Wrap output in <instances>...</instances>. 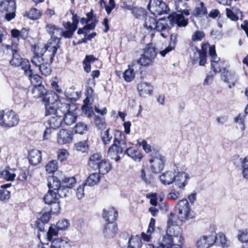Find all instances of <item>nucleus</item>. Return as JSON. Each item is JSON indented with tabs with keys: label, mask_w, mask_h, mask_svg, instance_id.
I'll return each mask as SVG.
<instances>
[{
	"label": "nucleus",
	"mask_w": 248,
	"mask_h": 248,
	"mask_svg": "<svg viewBox=\"0 0 248 248\" xmlns=\"http://www.w3.org/2000/svg\"><path fill=\"white\" fill-rule=\"evenodd\" d=\"M180 229V228L177 226L174 228L172 227L168 228L166 233L163 236L161 242L166 248H183L184 239L181 233L178 231Z\"/></svg>",
	"instance_id": "obj_1"
},
{
	"label": "nucleus",
	"mask_w": 248,
	"mask_h": 248,
	"mask_svg": "<svg viewBox=\"0 0 248 248\" xmlns=\"http://www.w3.org/2000/svg\"><path fill=\"white\" fill-rule=\"evenodd\" d=\"M19 122L18 115L12 110H0V126L11 128L16 125Z\"/></svg>",
	"instance_id": "obj_2"
},
{
	"label": "nucleus",
	"mask_w": 248,
	"mask_h": 248,
	"mask_svg": "<svg viewBox=\"0 0 248 248\" xmlns=\"http://www.w3.org/2000/svg\"><path fill=\"white\" fill-rule=\"evenodd\" d=\"M144 27L151 31L156 30L157 31L170 30L171 29L168 18L167 20L161 18L157 21L154 17L150 16L145 18Z\"/></svg>",
	"instance_id": "obj_3"
},
{
	"label": "nucleus",
	"mask_w": 248,
	"mask_h": 248,
	"mask_svg": "<svg viewBox=\"0 0 248 248\" xmlns=\"http://www.w3.org/2000/svg\"><path fill=\"white\" fill-rule=\"evenodd\" d=\"M57 51V48L55 46H50L46 48L44 56H48V57L39 67L40 72L45 76H48L51 74V68L50 64L53 62L54 57Z\"/></svg>",
	"instance_id": "obj_4"
},
{
	"label": "nucleus",
	"mask_w": 248,
	"mask_h": 248,
	"mask_svg": "<svg viewBox=\"0 0 248 248\" xmlns=\"http://www.w3.org/2000/svg\"><path fill=\"white\" fill-rule=\"evenodd\" d=\"M46 31L51 36V41L45 46L46 48L49 46H55L57 50L60 47V37H62V29L57 27L52 24H48L46 26Z\"/></svg>",
	"instance_id": "obj_5"
},
{
	"label": "nucleus",
	"mask_w": 248,
	"mask_h": 248,
	"mask_svg": "<svg viewBox=\"0 0 248 248\" xmlns=\"http://www.w3.org/2000/svg\"><path fill=\"white\" fill-rule=\"evenodd\" d=\"M175 208L177 218L180 221L185 222L188 219L191 209L187 199H183L179 201Z\"/></svg>",
	"instance_id": "obj_6"
},
{
	"label": "nucleus",
	"mask_w": 248,
	"mask_h": 248,
	"mask_svg": "<svg viewBox=\"0 0 248 248\" xmlns=\"http://www.w3.org/2000/svg\"><path fill=\"white\" fill-rule=\"evenodd\" d=\"M59 100V96L54 92H47L45 94L43 101L45 105L46 116L51 115L54 112L55 104H57Z\"/></svg>",
	"instance_id": "obj_7"
},
{
	"label": "nucleus",
	"mask_w": 248,
	"mask_h": 248,
	"mask_svg": "<svg viewBox=\"0 0 248 248\" xmlns=\"http://www.w3.org/2000/svg\"><path fill=\"white\" fill-rule=\"evenodd\" d=\"M156 55V52L152 44H148L144 49V54L138 60L142 66L147 67L153 64Z\"/></svg>",
	"instance_id": "obj_8"
},
{
	"label": "nucleus",
	"mask_w": 248,
	"mask_h": 248,
	"mask_svg": "<svg viewBox=\"0 0 248 248\" xmlns=\"http://www.w3.org/2000/svg\"><path fill=\"white\" fill-rule=\"evenodd\" d=\"M149 161L152 172L155 173H158L164 169L166 159L164 156L156 152L152 154L151 158Z\"/></svg>",
	"instance_id": "obj_9"
},
{
	"label": "nucleus",
	"mask_w": 248,
	"mask_h": 248,
	"mask_svg": "<svg viewBox=\"0 0 248 248\" xmlns=\"http://www.w3.org/2000/svg\"><path fill=\"white\" fill-rule=\"evenodd\" d=\"M148 9L154 15H158L167 14L170 11L168 5L162 0H154L152 3L150 1Z\"/></svg>",
	"instance_id": "obj_10"
},
{
	"label": "nucleus",
	"mask_w": 248,
	"mask_h": 248,
	"mask_svg": "<svg viewBox=\"0 0 248 248\" xmlns=\"http://www.w3.org/2000/svg\"><path fill=\"white\" fill-rule=\"evenodd\" d=\"M190 14L188 10H184L181 14L174 13L168 16V19L171 28L174 24H177L179 27H186L188 24V19L185 18L183 15L189 16Z\"/></svg>",
	"instance_id": "obj_11"
},
{
	"label": "nucleus",
	"mask_w": 248,
	"mask_h": 248,
	"mask_svg": "<svg viewBox=\"0 0 248 248\" xmlns=\"http://www.w3.org/2000/svg\"><path fill=\"white\" fill-rule=\"evenodd\" d=\"M12 59L10 61L11 65L14 67L21 66V69L24 71V67L30 66L29 62L25 59H23L18 53V50L15 49L14 45L12 46Z\"/></svg>",
	"instance_id": "obj_12"
},
{
	"label": "nucleus",
	"mask_w": 248,
	"mask_h": 248,
	"mask_svg": "<svg viewBox=\"0 0 248 248\" xmlns=\"http://www.w3.org/2000/svg\"><path fill=\"white\" fill-rule=\"evenodd\" d=\"M70 101L65 99H62L57 104V107H54L55 115H58L62 117L70 111L71 105Z\"/></svg>",
	"instance_id": "obj_13"
},
{
	"label": "nucleus",
	"mask_w": 248,
	"mask_h": 248,
	"mask_svg": "<svg viewBox=\"0 0 248 248\" xmlns=\"http://www.w3.org/2000/svg\"><path fill=\"white\" fill-rule=\"evenodd\" d=\"M76 183L75 178L72 177H66L62 180V187L59 190L60 194L64 197L69 195L71 191V188L74 186Z\"/></svg>",
	"instance_id": "obj_14"
},
{
	"label": "nucleus",
	"mask_w": 248,
	"mask_h": 248,
	"mask_svg": "<svg viewBox=\"0 0 248 248\" xmlns=\"http://www.w3.org/2000/svg\"><path fill=\"white\" fill-rule=\"evenodd\" d=\"M214 235L206 234L200 237L196 242L198 248H209L215 243Z\"/></svg>",
	"instance_id": "obj_15"
},
{
	"label": "nucleus",
	"mask_w": 248,
	"mask_h": 248,
	"mask_svg": "<svg viewBox=\"0 0 248 248\" xmlns=\"http://www.w3.org/2000/svg\"><path fill=\"white\" fill-rule=\"evenodd\" d=\"M47 186L49 190L56 191L58 195L61 198L64 197L60 194L59 190L62 187V181H61L57 177L51 176L47 179Z\"/></svg>",
	"instance_id": "obj_16"
},
{
	"label": "nucleus",
	"mask_w": 248,
	"mask_h": 248,
	"mask_svg": "<svg viewBox=\"0 0 248 248\" xmlns=\"http://www.w3.org/2000/svg\"><path fill=\"white\" fill-rule=\"evenodd\" d=\"M117 226L115 222H107L103 229L105 237L107 239L113 238L117 233Z\"/></svg>",
	"instance_id": "obj_17"
},
{
	"label": "nucleus",
	"mask_w": 248,
	"mask_h": 248,
	"mask_svg": "<svg viewBox=\"0 0 248 248\" xmlns=\"http://www.w3.org/2000/svg\"><path fill=\"white\" fill-rule=\"evenodd\" d=\"M221 78L224 82L229 84L230 88H232L231 84L232 86H234L237 80L235 73L229 71L225 68H223V72L221 73Z\"/></svg>",
	"instance_id": "obj_18"
},
{
	"label": "nucleus",
	"mask_w": 248,
	"mask_h": 248,
	"mask_svg": "<svg viewBox=\"0 0 248 248\" xmlns=\"http://www.w3.org/2000/svg\"><path fill=\"white\" fill-rule=\"evenodd\" d=\"M188 180H189L188 174L185 172H180L175 175V179L173 182L178 188L184 189L187 185Z\"/></svg>",
	"instance_id": "obj_19"
},
{
	"label": "nucleus",
	"mask_w": 248,
	"mask_h": 248,
	"mask_svg": "<svg viewBox=\"0 0 248 248\" xmlns=\"http://www.w3.org/2000/svg\"><path fill=\"white\" fill-rule=\"evenodd\" d=\"M124 149V146L121 147L116 143H113L108 150V155L111 158L114 159L115 161L118 162L120 159L119 155L122 153Z\"/></svg>",
	"instance_id": "obj_20"
},
{
	"label": "nucleus",
	"mask_w": 248,
	"mask_h": 248,
	"mask_svg": "<svg viewBox=\"0 0 248 248\" xmlns=\"http://www.w3.org/2000/svg\"><path fill=\"white\" fill-rule=\"evenodd\" d=\"M24 74L29 78L32 84L34 85H42V78L38 74H33L32 70L31 69V65L27 67H24Z\"/></svg>",
	"instance_id": "obj_21"
},
{
	"label": "nucleus",
	"mask_w": 248,
	"mask_h": 248,
	"mask_svg": "<svg viewBox=\"0 0 248 248\" xmlns=\"http://www.w3.org/2000/svg\"><path fill=\"white\" fill-rule=\"evenodd\" d=\"M72 136L70 131L62 129L58 133L57 141L60 144H64L71 141Z\"/></svg>",
	"instance_id": "obj_22"
},
{
	"label": "nucleus",
	"mask_w": 248,
	"mask_h": 248,
	"mask_svg": "<svg viewBox=\"0 0 248 248\" xmlns=\"http://www.w3.org/2000/svg\"><path fill=\"white\" fill-rule=\"evenodd\" d=\"M138 90L140 96L146 97L151 95L154 88L151 84L147 82H141L138 85Z\"/></svg>",
	"instance_id": "obj_23"
},
{
	"label": "nucleus",
	"mask_w": 248,
	"mask_h": 248,
	"mask_svg": "<svg viewBox=\"0 0 248 248\" xmlns=\"http://www.w3.org/2000/svg\"><path fill=\"white\" fill-rule=\"evenodd\" d=\"M117 217L118 212L113 207H109L103 210V217L108 222H115Z\"/></svg>",
	"instance_id": "obj_24"
},
{
	"label": "nucleus",
	"mask_w": 248,
	"mask_h": 248,
	"mask_svg": "<svg viewBox=\"0 0 248 248\" xmlns=\"http://www.w3.org/2000/svg\"><path fill=\"white\" fill-rule=\"evenodd\" d=\"M208 12L206 7L203 2L197 3L195 9L192 11V15L195 17H202L207 15Z\"/></svg>",
	"instance_id": "obj_25"
},
{
	"label": "nucleus",
	"mask_w": 248,
	"mask_h": 248,
	"mask_svg": "<svg viewBox=\"0 0 248 248\" xmlns=\"http://www.w3.org/2000/svg\"><path fill=\"white\" fill-rule=\"evenodd\" d=\"M206 56L207 53L206 50L204 49L203 46L202 47V50L196 49V52H195V56L193 61V64H195L198 61V59H200L199 65L201 66L204 65L206 62Z\"/></svg>",
	"instance_id": "obj_26"
},
{
	"label": "nucleus",
	"mask_w": 248,
	"mask_h": 248,
	"mask_svg": "<svg viewBox=\"0 0 248 248\" xmlns=\"http://www.w3.org/2000/svg\"><path fill=\"white\" fill-rule=\"evenodd\" d=\"M114 140L113 143H116L119 146H124L126 148L125 137L124 133L118 130L113 131Z\"/></svg>",
	"instance_id": "obj_27"
},
{
	"label": "nucleus",
	"mask_w": 248,
	"mask_h": 248,
	"mask_svg": "<svg viewBox=\"0 0 248 248\" xmlns=\"http://www.w3.org/2000/svg\"><path fill=\"white\" fill-rule=\"evenodd\" d=\"M28 158L30 163L32 165L36 166L41 161V152L38 150H32L30 152Z\"/></svg>",
	"instance_id": "obj_28"
},
{
	"label": "nucleus",
	"mask_w": 248,
	"mask_h": 248,
	"mask_svg": "<svg viewBox=\"0 0 248 248\" xmlns=\"http://www.w3.org/2000/svg\"><path fill=\"white\" fill-rule=\"evenodd\" d=\"M227 17L232 21H236L239 19V16L242 17L243 16L242 12L236 7H231V8H226Z\"/></svg>",
	"instance_id": "obj_29"
},
{
	"label": "nucleus",
	"mask_w": 248,
	"mask_h": 248,
	"mask_svg": "<svg viewBox=\"0 0 248 248\" xmlns=\"http://www.w3.org/2000/svg\"><path fill=\"white\" fill-rule=\"evenodd\" d=\"M102 155L99 153H95L91 155L89 158V166L94 170H96L98 165L103 161Z\"/></svg>",
	"instance_id": "obj_30"
},
{
	"label": "nucleus",
	"mask_w": 248,
	"mask_h": 248,
	"mask_svg": "<svg viewBox=\"0 0 248 248\" xmlns=\"http://www.w3.org/2000/svg\"><path fill=\"white\" fill-rule=\"evenodd\" d=\"M214 244L217 246H220L223 248H228L230 246V243L227 241L225 235L222 233H219L214 235Z\"/></svg>",
	"instance_id": "obj_31"
},
{
	"label": "nucleus",
	"mask_w": 248,
	"mask_h": 248,
	"mask_svg": "<svg viewBox=\"0 0 248 248\" xmlns=\"http://www.w3.org/2000/svg\"><path fill=\"white\" fill-rule=\"evenodd\" d=\"M124 154L132 158L135 161H140L142 158L140 151L134 147H129L124 151Z\"/></svg>",
	"instance_id": "obj_32"
},
{
	"label": "nucleus",
	"mask_w": 248,
	"mask_h": 248,
	"mask_svg": "<svg viewBox=\"0 0 248 248\" xmlns=\"http://www.w3.org/2000/svg\"><path fill=\"white\" fill-rule=\"evenodd\" d=\"M52 114L53 116L49 119L47 121V123L49 124L50 128L56 129L59 128L61 125L62 122V117L58 116V115H55L54 113Z\"/></svg>",
	"instance_id": "obj_33"
},
{
	"label": "nucleus",
	"mask_w": 248,
	"mask_h": 248,
	"mask_svg": "<svg viewBox=\"0 0 248 248\" xmlns=\"http://www.w3.org/2000/svg\"><path fill=\"white\" fill-rule=\"evenodd\" d=\"M239 161V167L242 170V175L244 178L248 180V155L244 158H240Z\"/></svg>",
	"instance_id": "obj_34"
},
{
	"label": "nucleus",
	"mask_w": 248,
	"mask_h": 248,
	"mask_svg": "<svg viewBox=\"0 0 248 248\" xmlns=\"http://www.w3.org/2000/svg\"><path fill=\"white\" fill-rule=\"evenodd\" d=\"M14 171V170L11 169L9 167H6L4 170H0V178L7 181H13L16 176Z\"/></svg>",
	"instance_id": "obj_35"
},
{
	"label": "nucleus",
	"mask_w": 248,
	"mask_h": 248,
	"mask_svg": "<svg viewBox=\"0 0 248 248\" xmlns=\"http://www.w3.org/2000/svg\"><path fill=\"white\" fill-rule=\"evenodd\" d=\"M175 179V175L172 171H167L160 176L161 183L164 185H170L172 183Z\"/></svg>",
	"instance_id": "obj_36"
},
{
	"label": "nucleus",
	"mask_w": 248,
	"mask_h": 248,
	"mask_svg": "<svg viewBox=\"0 0 248 248\" xmlns=\"http://www.w3.org/2000/svg\"><path fill=\"white\" fill-rule=\"evenodd\" d=\"M47 92L43 85H34L31 90L33 97L36 98L44 97Z\"/></svg>",
	"instance_id": "obj_37"
},
{
	"label": "nucleus",
	"mask_w": 248,
	"mask_h": 248,
	"mask_svg": "<svg viewBox=\"0 0 248 248\" xmlns=\"http://www.w3.org/2000/svg\"><path fill=\"white\" fill-rule=\"evenodd\" d=\"M177 42V35L176 34H171L169 46L164 50L160 52V55L164 57L168 53L174 49Z\"/></svg>",
	"instance_id": "obj_38"
},
{
	"label": "nucleus",
	"mask_w": 248,
	"mask_h": 248,
	"mask_svg": "<svg viewBox=\"0 0 248 248\" xmlns=\"http://www.w3.org/2000/svg\"><path fill=\"white\" fill-rule=\"evenodd\" d=\"M45 52L44 54H39L36 52L34 53V56L31 58V62L35 66L39 67L47 59L48 56H44Z\"/></svg>",
	"instance_id": "obj_39"
},
{
	"label": "nucleus",
	"mask_w": 248,
	"mask_h": 248,
	"mask_svg": "<svg viewBox=\"0 0 248 248\" xmlns=\"http://www.w3.org/2000/svg\"><path fill=\"white\" fill-rule=\"evenodd\" d=\"M57 192L51 190H48L47 193L44 197V201L46 204L50 205L54 203V202L57 201L59 198L57 197Z\"/></svg>",
	"instance_id": "obj_40"
},
{
	"label": "nucleus",
	"mask_w": 248,
	"mask_h": 248,
	"mask_svg": "<svg viewBox=\"0 0 248 248\" xmlns=\"http://www.w3.org/2000/svg\"><path fill=\"white\" fill-rule=\"evenodd\" d=\"M11 186V184H6L0 186V201L7 202L10 198V192L6 188Z\"/></svg>",
	"instance_id": "obj_41"
},
{
	"label": "nucleus",
	"mask_w": 248,
	"mask_h": 248,
	"mask_svg": "<svg viewBox=\"0 0 248 248\" xmlns=\"http://www.w3.org/2000/svg\"><path fill=\"white\" fill-rule=\"evenodd\" d=\"M51 248H71V247L67 241L61 238H57L52 241Z\"/></svg>",
	"instance_id": "obj_42"
},
{
	"label": "nucleus",
	"mask_w": 248,
	"mask_h": 248,
	"mask_svg": "<svg viewBox=\"0 0 248 248\" xmlns=\"http://www.w3.org/2000/svg\"><path fill=\"white\" fill-rule=\"evenodd\" d=\"M97 60V59L93 55L86 56L83 61V68L87 73H89L91 70V63Z\"/></svg>",
	"instance_id": "obj_43"
},
{
	"label": "nucleus",
	"mask_w": 248,
	"mask_h": 248,
	"mask_svg": "<svg viewBox=\"0 0 248 248\" xmlns=\"http://www.w3.org/2000/svg\"><path fill=\"white\" fill-rule=\"evenodd\" d=\"M100 177L97 173H93L90 174L84 183V186H93L96 185L100 181Z\"/></svg>",
	"instance_id": "obj_44"
},
{
	"label": "nucleus",
	"mask_w": 248,
	"mask_h": 248,
	"mask_svg": "<svg viewBox=\"0 0 248 248\" xmlns=\"http://www.w3.org/2000/svg\"><path fill=\"white\" fill-rule=\"evenodd\" d=\"M111 169V166L109 161L103 159L102 162L98 165L96 169L99 170L100 173L105 174L107 173Z\"/></svg>",
	"instance_id": "obj_45"
},
{
	"label": "nucleus",
	"mask_w": 248,
	"mask_h": 248,
	"mask_svg": "<svg viewBox=\"0 0 248 248\" xmlns=\"http://www.w3.org/2000/svg\"><path fill=\"white\" fill-rule=\"evenodd\" d=\"M128 244L127 248H140L142 246V242L139 236H132L129 239Z\"/></svg>",
	"instance_id": "obj_46"
},
{
	"label": "nucleus",
	"mask_w": 248,
	"mask_h": 248,
	"mask_svg": "<svg viewBox=\"0 0 248 248\" xmlns=\"http://www.w3.org/2000/svg\"><path fill=\"white\" fill-rule=\"evenodd\" d=\"M113 136V131L111 133L110 128H108L101 132V139L104 144H109Z\"/></svg>",
	"instance_id": "obj_47"
},
{
	"label": "nucleus",
	"mask_w": 248,
	"mask_h": 248,
	"mask_svg": "<svg viewBox=\"0 0 248 248\" xmlns=\"http://www.w3.org/2000/svg\"><path fill=\"white\" fill-rule=\"evenodd\" d=\"M62 121L67 125H70L75 123L77 117L74 115V114L70 110L62 117Z\"/></svg>",
	"instance_id": "obj_48"
},
{
	"label": "nucleus",
	"mask_w": 248,
	"mask_h": 248,
	"mask_svg": "<svg viewBox=\"0 0 248 248\" xmlns=\"http://www.w3.org/2000/svg\"><path fill=\"white\" fill-rule=\"evenodd\" d=\"M216 61L215 60H210L211 68L215 73L221 72L223 68L222 65H223V62L221 61L219 58Z\"/></svg>",
	"instance_id": "obj_49"
},
{
	"label": "nucleus",
	"mask_w": 248,
	"mask_h": 248,
	"mask_svg": "<svg viewBox=\"0 0 248 248\" xmlns=\"http://www.w3.org/2000/svg\"><path fill=\"white\" fill-rule=\"evenodd\" d=\"M155 220L154 218H151L150 220V222L149 225L148 229L147 231V234H146L145 233H142V239L146 241H149L150 240L149 235L151 234L152 232H153L154 230V227L155 225Z\"/></svg>",
	"instance_id": "obj_50"
},
{
	"label": "nucleus",
	"mask_w": 248,
	"mask_h": 248,
	"mask_svg": "<svg viewBox=\"0 0 248 248\" xmlns=\"http://www.w3.org/2000/svg\"><path fill=\"white\" fill-rule=\"evenodd\" d=\"M94 120L96 126L99 129H101L106 128V121L104 117L95 115Z\"/></svg>",
	"instance_id": "obj_51"
},
{
	"label": "nucleus",
	"mask_w": 248,
	"mask_h": 248,
	"mask_svg": "<svg viewBox=\"0 0 248 248\" xmlns=\"http://www.w3.org/2000/svg\"><path fill=\"white\" fill-rule=\"evenodd\" d=\"M57 169L58 163L55 160L49 161L46 166V170L49 173L55 172Z\"/></svg>",
	"instance_id": "obj_52"
},
{
	"label": "nucleus",
	"mask_w": 248,
	"mask_h": 248,
	"mask_svg": "<svg viewBox=\"0 0 248 248\" xmlns=\"http://www.w3.org/2000/svg\"><path fill=\"white\" fill-rule=\"evenodd\" d=\"M3 6V9L6 11H16V3L13 0H4Z\"/></svg>",
	"instance_id": "obj_53"
},
{
	"label": "nucleus",
	"mask_w": 248,
	"mask_h": 248,
	"mask_svg": "<svg viewBox=\"0 0 248 248\" xmlns=\"http://www.w3.org/2000/svg\"><path fill=\"white\" fill-rule=\"evenodd\" d=\"M132 14L137 18L144 17L146 14V10L142 8L133 7Z\"/></svg>",
	"instance_id": "obj_54"
},
{
	"label": "nucleus",
	"mask_w": 248,
	"mask_h": 248,
	"mask_svg": "<svg viewBox=\"0 0 248 248\" xmlns=\"http://www.w3.org/2000/svg\"><path fill=\"white\" fill-rule=\"evenodd\" d=\"M76 149L83 153L87 152L88 150V144L87 140L79 141L75 144Z\"/></svg>",
	"instance_id": "obj_55"
},
{
	"label": "nucleus",
	"mask_w": 248,
	"mask_h": 248,
	"mask_svg": "<svg viewBox=\"0 0 248 248\" xmlns=\"http://www.w3.org/2000/svg\"><path fill=\"white\" fill-rule=\"evenodd\" d=\"M142 66L139 60H137L133 61L131 64L129 65L128 68L136 74L141 69Z\"/></svg>",
	"instance_id": "obj_56"
},
{
	"label": "nucleus",
	"mask_w": 248,
	"mask_h": 248,
	"mask_svg": "<svg viewBox=\"0 0 248 248\" xmlns=\"http://www.w3.org/2000/svg\"><path fill=\"white\" fill-rule=\"evenodd\" d=\"M88 130L87 126L82 122L77 124L75 127V131L76 133L83 134Z\"/></svg>",
	"instance_id": "obj_57"
},
{
	"label": "nucleus",
	"mask_w": 248,
	"mask_h": 248,
	"mask_svg": "<svg viewBox=\"0 0 248 248\" xmlns=\"http://www.w3.org/2000/svg\"><path fill=\"white\" fill-rule=\"evenodd\" d=\"M28 16L31 19L36 20L41 16V13L37 9L32 8L28 13Z\"/></svg>",
	"instance_id": "obj_58"
},
{
	"label": "nucleus",
	"mask_w": 248,
	"mask_h": 248,
	"mask_svg": "<svg viewBox=\"0 0 248 248\" xmlns=\"http://www.w3.org/2000/svg\"><path fill=\"white\" fill-rule=\"evenodd\" d=\"M135 74L129 68H128L124 73L123 77L125 81L130 82L134 78Z\"/></svg>",
	"instance_id": "obj_59"
},
{
	"label": "nucleus",
	"mask_w": 248,
	"mask_h": 248,
	"mask_svg": "<svg viewBox=\"0 0 248 248\" xmlns=\"http://www.w3.org/2000/svg\"><path fill=\"white\" fill-rule=\"evenodd\" d=\"M59 230L57 228V225H52L49 227L48 231L47 232V238L50 241L53 236H56L58 235V231Z\"/></svg>",
	"instance_id": "obj_60"
},
{
	"label": "nucleus",
	"mask_w": 248,
	"mask_h": 248,
	"mask_svg": "<svg viewBox=\"0 0 248 248\" xmlns=\"http://www.w3.org/2000/svg\"><path fill=\"white\" fill-rule=\"evenodd\" d=\"M50 215L49 212H41L39 213L37 220H40L42 222L47 223L50 219Z\"/></svg>",
	"instance_id": "obj_61"
},
{
	"label": "nucleus",
	"mask_w": 248,
	"mask_h": 248,
	"mask_svg": "<svg viewBox=\"0 0 248 248\" xmlns=\"http://www.w3.org/2000/svg\"><path fill=\"white\" fill-rule=\"evenodd\" d=\"M73 23L71 24L70 22H67L63 24V25L65 28H69L71 27H74L75 26L77 27L78 24V16L73 14L72 16Z\"/></svg>",
	"instance_id": "obj_62"
},
{
	"label": "nucleus",
	"mask_w": 248,
	"mask_h": 248,
	"mask_svg": "<svg viewBox=\"0 0 248 248\" xmlns=\"http://www.w3.org/2000/svg\"><path fill=\"white\" fill-rule=\"evenodd\" d=\"M205 36V34L202 31H198L194 32L192 36L193 41H200Z\"/></svg>",
	"instance_id": "obj_63"
},
{
	"label": "nucleus",
	"mask_w": 248,
	"mask_h": 248,
	"mask_svg": "<svg viewBox=\"0 0 248 248\" xmlns=\"http://www.w3.org/2000/svg\"><path fill=\"white\" fill-rule=\"evenodd\" d=\"M238 235V239L242 243H247L248 242V231L245 230L242 231H239Z\"/></svg>",
	"instance_id": "obj_64"
}]
</instances>
